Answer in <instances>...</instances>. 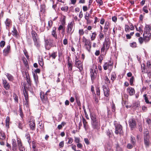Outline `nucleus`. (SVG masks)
I'll list each match as a JSON object with an SVG mask.
<instances>
[{"label":"nucleus","mask_w":151,"mask_h":151,"mask_svg":"<svg viewBox=\"0 0 151 151\" xmlns=\"http://www.w3.org/2000/svg\"><path fill=\"white\" fill-rule=\"evenodd\" d=\"M110 42L109 41L105 40L103 43V44L105 46V49L106 50H107L109 48Z\"/></svg>","instance_id":"nucleus-21"},{"label":"nucleus","mask_w":151,"mask_h":151,"mask_svg":"<svg viewBox=\"0 0 151 151\" xmlns=\"http://www.w3.org/2000/svg\"><path fill=\"white\" fill-rule=\"evenodd\" d=\"M10 50V46L9 45H8L6 48H5L3 50L4 55L5 56H7L8 54L9 53Z\"/></svg>","instance_id":"nucleus-15"},{"label":"nucleus","mask_w":151,"mask_h":151,"mask_svg":"<svg viewBox=\"0 0 151 151\" xmlns=\"http://www.w3.org/2000/svg\"><path fill=\"white\" fill-rule=\"evenodd\" d=\"M109 27V26L108 25V24L107 23H106L104 27V32H107L108 29Z\"/></svg>","instance_id":"nucleus-45"},{"label":"nucleus","mask_w":151,"mask_h":151,"mask_svg":"<svg viewBox=\"0 0 151 151\" xmlns=\"http://www.w3.org/2000/svg\"><path fill=\"white\" fill-rule=\"evenodd\" d=\"M107 135L109 137H111L112 136V133L108 130L107 131Z\"/></svg>","instance_id":"nucleus-52"},{"label":"nucleus","mask_w":151,"mask_h":151,"mask_svg":"<svg viewBox=\"0 0 151 151\" xmlns=\"http://www.w3.org/2000/svg\"><path fill=\"white\" fill-rule=\"evenodd\" d=\"M39 63L40 65L41 66H43V60L42 59H40L39 61Z\"/></svg>","instance_id":"nucleus-56"},{"label":"nucleus","mask_w":151,"mask_h":151,"mask_svg":"<svg viewBox=\"0 0 151 151\" xmlns=\"http://www.w3.org/2000/svg\"><path fill=\"white\" fill-rule=\"evenodd\" d=\"M0 138L2 140L5 139V135L4 133L3 132H0Z\"/></svg>","instance_id":"nucleus-38"},{"label":"nucleus","mask_w":151,"mask_h":151,"mask_svg":"<svg viewBox=\"0 0 151 151\" xmlns=\"http://www.w3.org/2000/svg\"><path fill=\"white\" fill-rule=\"evenodd\" d=\"M147 67L150 68H151V62L150 61H148L147 63Z\"/></svg>","instance_id":"nucleus-51"},{"label":"nucleus","mask_w":151,"mask_h":151,"mask_svg":"<svg viewBox=\"0 0 151 151\" xmlns=\"http://www.w3.org/2000/svg\"><path fill=\"white\" fill-rule=\"evenodd\" d=\"M75 142L76 143H78L80 142V138L76 137H74Z\"/></svg>","instance_id":"nucleus-48"},{"label":"nucleus","mask_w":151,"mask_h":151,"mask_svg":"<svg viewBox=\"0 0 151 151\" xmlns=\"http://www.w3.org/2000/svg\"><path fill=\"white\" fill-rule=\"evenodd\" d=\"M25 126V124L23 122H19L18 124V127L20 129H22L23 127Z\"/></svg>","instance_id":"nucleus-30"},{"label":"nucleus","mask_w":151,"mask_h":151,"mask_svg":"<svg viewBox=\"0 0 151 151\" xmlns=\"http://www.w3.org/2000/svg\"><path fill=\"white\" fill-rule=\"evenodd\" d=\"M13 30L12 31V34L13 35H16L17 32L14 26L13 27Z\"/></svg>","instance_id":"nucleus-34"},{"label":"nucleus","mask_w":151,"mask_h":151,"mask_svg":"<svg viewBox=\"0 0 151 151\" xmlns=\"http://www.w3.org/2000/svg\"><path fill=\"white\" fill-rule=\"evenodd\" d=\"M8 80L10 81H12L13 80V76L9 73H7L6 75Z\"/></svg>","instance_id":"nucleus-27"},{"label":"nucleus","mask_w":151,"mask_h":151,"mask_svg":"<svg viewBox=\"0 0 151 151\" xmlns=\"http://www.w3.org/2000/svg\"><path fill=\"white\" fill-rule=\"evenodd\" d=\"M139 105L140 104L139 101H136L133 104L132 106L134 107V108H136L138 107Z\"/></svg>","instance_id":"nucleus-32"},{"label":"nucleus","mask_w":151,"mask_h":151,"mask_svg":"<svg viewBox=\"0 0 151 151\" xmlns=\"http://www.w3.org/2000/svg\"><path fill=\"white\" fill-rule=\"evenodd\" d=\"M65 17L64 16H63L62 17V19L61 20V23L62 25H64L65 23Z\"/></svg>","instance_id":"nucleus-41"},{"label":"nucleus","mask_w":151,"mask_h":151,"mask_svg":"<svg viewBox=\"0 0 151 151\" xmlns=\"http://www.w3.org/2000/svg\"><path fill=\"white\" fill-rule=\"evenodd\" d=\"M33 78L34 79L36 83H37L38 82V76L37 74L33 73Z\"/></svg>","instance_id":"nucleus-36"},{"label":"nucleus","mask_w":151,"mask_h":151,"mask_svg":"<svg viewBox=\"0 0 151 151\" xmlns=\"http://www.w3.org/2000/svg\"><path fill=\"white\" fill-rule=\"evenodd\" d=\"M134 78L133 76H132L130 79V84L131 85H133V82L134 80Z\"/></svg>","instance_id":"nucleus-54"},{"label":"nucleus","mask_w":151,"mask_h":151,"mask_svg":"<svg viewBox=\"0 0 151 151\" xmlns=\"http://www.w3.org/2000/svg\"><path fill=\"white\" fill-rule=\"evenodd\" d=\"M105 83L106 84L110 83V81L107 76H106L105 78Z\"/></svg>","instance_id":"nucleus-47"},{"label":"nucleus","mask_w":151,"mask_h":151,"mask_svg":"<svg viewBox=\"0 0 151 151\" xmlns=\"http://www.w3.org/2000/svg\"><path fill=\"white\" fill-rule=\"evenodd\" d=\"M116 78V74L115 72L111 74V80L112 82L113 83L114 81L115 80Z\"/></svg>","instance_id":"nucleus-23"},{"label":"nucleus","mask_w":151,"mask_h":151,"mask_svg":"<svg viewBox=\"0 0 151 151\" xmlns=\"http://www.w3.org/2000/svg\"><path fill=\"white\" fill-rule=\"evenodd\" d=\"M13 96L14 100L17 103L18 102V98L17 95L14 94V95Z\"/></svg>","instance_id":"nucleus-61"},{"label":"nucleus","mask_w":151,"mask_h":151,"mask_svg":"<svg viewBox=\"0 0 151 151\" xmlns=\"http://www.w3.org/2000/svg\"><path fill=\"white\" fill-rule=\"evenodd\" d=\"M17 142L19 151H25L24 147L22 146L21 141L19 140H17Z\"/></svg>","instance_id":"nucleus-12"},{"label":"nucleus","mask_w":151,"mask_h":151,"mask_svg":"<svg viewBox=\"0 0 151 151\" xmlns=\"http://www.w3.org/2000/svg\"><path fill=\"white\" fill-rule=\"evenodd\" d=\"M96 93L97 95L99 96L100 95V91L99 88H97L96 89Z\"/></svg>","instance_id":"nucleus-58"},{"label":"nucleus","mask_w":151,"mask_h":151,"mask_svg":"<svg viewBox=\"0 0 151 151\" xmlns=\"http://www.w3.org/2000/svg\"><path fill=\"white\" fill-rule=\"evenodd\" d=\"M75 66L79 68L80 71L82 70L83 69V64L77 56H76L75 58Z\"/></svg>","instance_id":"nucleus-4"},{"label":"nucleus","mask_w":151,"mask_h":151,"mask_svg":"<svg viewBox=\"0 0 151 151\" xmlns=\"http://www.w3.org/2000/svg\"><path fill=\"white\" fill-rule=\"evenodd\" d=\"M70 59V57H68V68L69 70L71 71L72 70V64L73 63L72 61H70L69 59Z\"/></svg>","instance_id":"nucleus-18"},{"label":"nucleus","mask_w":151,"mask_h":151,"mask_svg":"<svg viewBox=\"0 0 151 151\" xmlns=\"http://www.w3.org/2000/svg\"><path fill=\"white\" fill-rule=\"evenodd\" d=\"M25 137L27 140L29 144L30 145V144L31 142V141L30 140V137L29 134L28 133L26 134H25Z\"/></svg>","instance_id":"nucleus-26"},{"label":"nucleus","mask_w":151,"mask_h":151,"mask_svg":"<svg viewBox=\"0 0 151 151\" xmlns=\"http://www.w3.org/2000/svg\"><path fill=\"white\" fill-rule=\"evenodd\" d=\"M5 42L4 41H1L0 42V46L1 47H3L5 45Z\"/></svg>","instance_id":"nucleus-46"},{"label":"nucleus","mask_w":151,"mask_h":151,"mask_svg":"<svg viewBox=\"0 0 151 151\" xmlns=\"http://www.w3.org/2000/svg\"><path fill=\"white\" fill-rule=\"evenodd\" d=\"M26 80L28 84H30V79L29 78V75L28 76L27 75L26 77Z\"/></svg>","instance_id":"nucleus-42"},{"label":"nucleus","mask_w":151,"mask_h":151,"mask_svg":"<svg viewBox=\"0 0 151 151\" xmlns=\"http://www.w3.org/2000/svg\"><path fill=\"white\" fill-rule=\"evenodd\" d=\"M73 24V22L72 21L70 23H69L67 28V32L68 34H70L71 35L73 33V31H72Z\"/></svg>","instance_id":"nucleus-9"},{"label":"nucleus","mask_w":151,"mask_h":151,"mask_svg":"<svg viewBox=\"0 0 151 151\" xmlns=\"http://www.w3.org/2000/svg\"><path fill=\"white\" fill-rule=\"evenodd\" d=\"M24 96L25 100H29L28 95L27 93L25 92V93H24Z\"/></svg>","instance_id":"nucleus-50"},{"label":"nucleus","mask_w":151,"mask_h":151,"mask_svg":"<svg viewBox=\"0 0 151 151\" xmlns=\"http://www.w3.org/2000/svg\"><path fill=\"white\" fill-rule=\"evenodd\" d=\"M109 66V63L106 62L103 65L104 69L105 70H106L108 69V67Z\"/></svg>","instance_id":"nucleus-37"},{"label":"nucleus","mask_w":151,"mask_h":151,"mask_svg":"<svg viewBox=\"0 0 151 151\" xmlns=\"http://www.w3.org/2000/svg\"><path fill=\"white\" fill-rule=\"evenodd\" d=\"M103 55H101L99 57V62L101 63H102V60L103 59Z\"/></svg>","instance_id":"nucleus-53"},{"label":"nucleus","mask_w":151,"mask_h":151,"mask_svg":"<svg viewBox=\"0 0 151 151\" xmlns=\"http://www.w3.org/2000/svg\"><path fill=\"white\" fill-rule=\"evenodd\" d=\"M68 142L67 143V145L71 144L73 141V139L72 137H68Z\"/></svg>","instance_id":"nucleus-39"},{"label":"nucleus","mask_w":151,"mask_h":151,"mask_svg":"<svg viewBox=\"0 0 151 151\" xmlns=\"http://www.w3.org/2000/svg\"><path fill=\"white\" fill-rule=\"evenodd\" d=\"M29 125L31 129L34 130L35 129V121L33 120L29 122Z\"/></svg>","instance_id":"nucleus-17"},{"label":"nucleus","mask_w":151,"mask_h":151,"mask_svg":"<svg viewBox=\"0 0 151 151\" xmlns=\"http://www.w3.org/2000/svg\"><path fill=\"white\" fill-rule=\"evenodd\" d=\"M144 137H149V132L147 129H145L144 131Z\"/></svg>","instance_id":"nucleus-31"},{"label":"nucleus","mask_w":151,"mask_h":151,"mask_svg":"<svg viewBox=\"0 0 151 151\" xmlns=\"http://www.w3.org/2000/svg\"><path fill=\"white\" fill-rule=\"evenodd\" d=\"M22 60L23 62L24 65L26 67H27L28 64V62L26 59L25 58H23Z\"/></svg>","instance_id":"nucleus-43"},{"label":"nucleus","mask_w":151,"mask_h":151,"mask_svg":"<svg viewBox=\"0 0 151 151\" xmlns=\"http://www.w3.org/2000/svg\"><path fill=\"white\" fill-rule=\"evenodd\" d=\"M115 133L116 134H122V126L119 124H116L115 125Z\"/></svg>","instance_id":"nucleus-7"},{"label":"nucleus","mask_w":151,"mask_h":151,"mask_svg":"<svg viewBox=\"0 0 151 151\" xmlns=\"http://www.w3.org/2000/svg\"><path fill=\"white\" fill-rule=\"evenodd\" d=\"M131 142L132 143L133 145L134 146L136 145V140L135 139V138L133 137L132 136L131 137Z\"/></svg>","instance_id":"nucleus-29"},{"label":"nucleus","mask_w":151,"mask_h":151,"mask_svg":"<svg viewBox=\"0 0 151 151\" xmlns=\"http://www.w3.org/2000/svg\"><path fill=\"white\" fill-rule=\"evenodd\" d=\"M90 41V40L87 39L84 37H83V42H84L85 44L87 42Z\"/></svg>","instance_id":"nucleus-63"},{"label":"nucleus","mask_w":151,"mask_h":151,"mask_svg":"<svg viewBox=\"0 0 151 151\" xmlns=\"http://www.w3.org/2000/svg\"><path fill=\"white\" fill-rule=\"evenodd\" d=\"M56 29L55 27L53 28L52 30V35L56 39L57 38V35L56 34Z\"/></svg>","instance_id":"nucleus-24"},{"label":"nucleus","mask_w":151,"mask_h":151,"mask_svg":"<svg viewBox=\"0 0 151 151\" xmlns=\"http://www.w3.org/2000/svg\"><path fill=\"white\" fill-rule=\"evenodd\" d=\"M97 73V70H93L92 69H90L91 77L92 83L94 82V80L96 77Z\"/></svg>","instance_id":"nucleus-5"},{"label":"nucleus","mask_w":151,"mask_h":151,"mask_svg":"<svg viewBox=\"0 0 151 151\" xmlns=\"http://www.w3.org/2000/svg\"><path fill=\"white\" fill-rule=\"evenodd\" d=\"M139 41L140 44H142L143 42L144 39L142 37H140L138 39Z\"/></svg>","instance_id":"nucleus-60"},{"label":"nucleus","mask_w":151,"mask_h":151,"mask_svg":"<svg viewBox=\"0 0 151 151\" xmlns=\"http://www.w3.org/2000/svg\"><path fill=\"white\" fill-rule=\"evenodd\" d=\"M151 29L150 25H146L145 28L144 32H145V33H150V32Z\"/></svg>","instance_id":"nucleus-20"},{"label":"nucleus","mask_w":151,"mask_h":151,"mask_svg":"<svg viewBox=\"0 0 151 151\" xmlns=\"http://www.w3.org/2000/svg\"><path fill=\"white\" fill-rule=\"evenodd\" d=\"M52 21H49L48 22V26L47 27V30H49L51 27L52 25Z\"/></svg>","instance_id":"nucleus-35"},{"label":"nucleus","mask_w":151,"mask_h":151,"mask_svg":"<svg viewBox=\"0 0 151 151\" xmlns=\"http://www.w3.org/2000/svg\"><path fill=\"white\" fill-rule=\"evenodd\" d=\"M90 117L92 128L94 129L98 130L100 129V127L99 118L97 117L96 115L93 113L90 114Z\"/></svg>","instance_id":"nucleus-1"},{"label":"nucleus","mask_w":151,"mask_h":151,"mask_svg":"<svg viewBox=\"0 0 151 151\" xmlns=\"http://www.w3.org/2000/svg\"><path fill=\"white\" fill-rule=\"evenodd\" d=\"M77 147L81 149L83 147L82 145L80 143H78L77 145Z\"/></svg>","instance_id":"nucleus-64"},{"label":"nucleus","mask_w":151,"mask_h":151,"mask_svg":"<svg viewBox=\"0 0 151 151\" xmlns=\"http://www.w3.org/2000/svg\"><path fill=\"white\" fill-rule=\"evenodd\" d=\"M11 20L9 19H7L5 22V24L6 26V28L7 27H9L10 23Z\"/></svg>","instance_id":"nucleus-33"},{"label":"nucleus","mask_w":151,"mask_h":151,"mask_svg":"<svg viewBox=\"0 0 151 151\" xmlns=\"http://www.w3.org/2000/svg\"><path fill=\"white\" fill-rule=\"evenodd\" d=\"M82 120L84 128L86 129L87 127V122L84 118H83Z\"/></svg>","instance_id":"nucleus-28"},{"label":"nucleus","mask_w":151,"mask_h":151,"mask_svg":"<svg viewBox=\"0 0 151 151\" xmlns=\"http://www.w3.org/2000/svg\"><path fill=\"white\" fill-rule=\"evenodd\" d=\"M127 90L130 96L133 95L135 93V91L133 88L131 87L128 88H127Z\"/></svg>","instance_id":"nucleus-16"},{"label":"nucleus","mask_w":151,"mask_h":151,"mask_svg":"<svg viewBox=\"0 0 151 151\" xmlns=\"http://www.w3.org/2000/svg\"><path fill=\"white\" fill-rule=\"evenodd\" d=\"M31 35L34 45L37 48L39 47L40 45V42L37 34L35 31H32Z\"/></svg>","instance_id":"nucleus-2"},{"label":"nucleus","mask_w":151,"mask_h":151,"mask_svg":"<svg viewBox=\"0 0 151 151\" xmlns=\"http://www.w3.org/2000/svg\"><path fill=\"white\" fill-rule=\"evenodd\" d=\"M128 124L131 130H133L136 127L137 122L135 119L131 118L128 121Z\"/></svg>","instance_id":"nucleus-3"},{"label":"nucleus","mask_w":151,"mask_h":151,"mask_svg":"<svg viewBox=\"0 0 151 151\" xmlns=\"http://www.w3.org/2000/svg\"><path fill=\"white\" fill-rule=\"evenodd\" d=\"M130 46L132 47H136V43L135 42H133L130 44Z\"/></svg>","instance_id":"nucleus-49"},{"label":"nucleus","mask_w":151,"mask_h":151,"mask_svg":"<svg viewBox=\"0 0 151 151\" xmlns=\"http://www.w3.org/2000/svg\"><path fill=\"white\" fill-rule=\"evenodd\" d=\"M19 111L20 115L22 119L23 117V113L22 110L21 108H20L19 109Z\"/></svg>","instance_id":"nucleus-55"},{"label":"nucleus","mask_w":151,"mask_h":151,"mask_svg":"<svg viewBox=\"0 0 151 151\" xmlns=\"http://www.w3.org/2000/svg\"><path fill=\"white\" fill-rule=\"evenodd\" d=\"M40 98L43 102H45L47 100V97L45 95L43 92H41L40 93Z\"/></svg>","instance_id":"nucleus-13"},{"label":"nucleus","mask_w":151,"mask_h":151,"mask_svg":"<svg viewBox=\"0 0 151 151\" xmlns=\"http://www.w3.org/2000/svg\"><path fill=\"white\" fill-rule=\"evenodd\" d=\"M9 121H10V118H9V117L7 116L6 117V126H9Z\"/></svg>","instance_id":"nucleus-44"},{"label":"nucleus","mask_w":151,"mask_h":151,"mask_svg":"<svg viewBox=\"0 0 151 151\" xmlns=\"http://www.w3.org/2000/svg\"><path fill=\"white\" fill-rule=\"evenodd\" d=\"M149 137H144V142L146 146H148L149 145Z\"/></svg>","instance_id":"nucleus-19"},{"label":"nucleus","mask_w":151,"mask_h":151,"mask_svg":"<svg viewBox=\"0 0 151 151\" xmlns=\"http://www.w3.org/2000/svg\"><path fill=\"white\" fill-rule=\"evenodd\" d=\"M96 35V32H94L92 33V35L91 38V40H93L95 39Z\"/></svg>","instance_id":"nucleus-40"},{"label":"nucleus","mask_w":151,"mask_h":151,"mask_svg":"<svg viewBox=\"0 0 151 151\" xmlns=\"http://www.w3.org/2000/svg\"><path fill=\"white\" fill-rule=\"evenodd\" d=\"M65 124V123L63 122H62V124L59 125L58 126V128L59 129H61L63 127L62 124H63V126H64Z\"/></svg>","instance_id":"nucleus-57"},{"label":"nucleus","mask_w":151,"mask_h":151,"mask_svg":"<svg viewBox=\"0 0 151 151\" xmlns=\"http://www.w3.org/2000/svg\"><path fill=\"white\" fill-rule=\"evenodd\" d=\"M102 88L105 96L107 97L109 94V89L107 86L103 85Z\"/></svg>","instance_id":"nucleus-8"},{"label":"nucleus","mask_w":151,"mask_h":151,"mask_svg":"<svg viewBox=\"0 0 151 151\" xmlns=\"http://www.w3.org/2000/svg\"><path fill=\"white\" fill-rule=\"evenodd\" d=\"M84 45L86 50L88 52H90L91 47V42L89 41L85 43Z\"/></svg>","instance_id":"nucleus-14"},{"label":"nucleus","mask_w":151,"mask_h":151,"mask_svg":"<svg viewBox=\"0 0 151 151\" xmlns=\"http://www.w3.org/2000/svg\"><path fill=\"white\" fill-rule=\"evenodd\" d=\"M49 57H52L53 59H55L57 56V52H53L51 54L49 53Z\"/></svg>","instance_id":"nucleus-22"},{"label":"nucleus","mask_w":151,"mask_h":151,"mask_svg":"<svg viewBox=\"0 0 151 151\" xmlns=\"http://www.w3.org/2000/svg\"><path fill=\"white\" fill-rule=\"evenodd\" d=\"M2 81L4 88L6 90L9 89L10 87L9 83L5 79H3Z\"/></svg>","instance_id":"nucleus-11"},{"label":"nucleus","mask_w":151,"mask_h":151,"mask_svg":"<svg viewBox=\"0 0 151 151\" xmlns=\"http://www.w3.org/2000/svg\"><path fill=\"white\" fill-rule=\"evenodd\" d=\"M79 33L80 36L83 35L84 33L83 29H79Z\"/></svg>","instance_id":"nucleus-59"},{"label":"nucleus","mask_w":151,"mask_h":151,"mask_svg":"<svg viewBox=\"0 0 151 151\" xmlns=\"http://www.w3.org/2000/svg\"><path fill=\"white\" fill-rule=\"evenodd\" d=\"M53 40L51 39H48L45 41V48L49 50L53 45Z\"/></svg>","instance_id":"nucleus-6"},{"label":"nucleus","mask_w":151,"mask_h":151,"mask_svg":"<svg viewBox=\"0 0 151 151\" xmlns=\"http://www.w3.org/2000/svg\"><path fill=\"white\" fill-rule=\"evenodd\" d=\"M143 96L144 97L145 102L147 104H149L150 103L149 98H150V96H147L146 94H144Z\"/></svg>","instance_id":"nucleus-25"},{"label":"nucleus","mask_w":151,"mask_h":151,"mask_svg":"<svg viewBox=\"0 0 151 151\" xmlns=\"http://www.w3.org/2000/svg\"><path fill=\"white\" fill-rule=\"evenodd\" d=\"M133 145L129 143L127 145V147L128 149H132L133 148Z\"/></svg>","instance_id":"nucleus-62"},{"label":"nucleus","mask_w":151,"mask_h":151,"mask_svg":"<svg viewBox=\"0 0 151 151\" xmlns=\"http://www.w3.org/2000/svg\"><path fill=\"white\" fill-rule=\"evenodd\" d=\"M144 39L145 42H148L151 39V33H145L144 32L143 35Z\"/></svg>","instance_id":"nucleus-10"}]
</instances>
